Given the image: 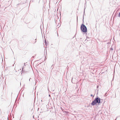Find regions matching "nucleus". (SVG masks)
I'll list each match as a JSON object with an SVG mask.
<instances>
[{
    "instance_id": "3",
    "label": "nucleus",
    "mask_w": 120,
    "mask_h": 120,
    "mask_svg": "<svg viewBox=\"0 0 120 120\" xmlns=\"http://www.w3.org/2000/svg\"><path fill=\"white\" fill-rule=\"evenodd\" d=\"M24 66H23V67L22 68V72L23 73H24V72L25 71H24L23 70L24 68L25 67V63H24Z\"/></svg>"
},
{
    "instance_id": "11",
    "label": "nucleus",
    "mask_w": 120,
    "mask_h": 120,
    "mask_svg": "<svg viewBox=\"0 0 120 120\" xmlns=\"http://www.w3.org/2000/svg\"><path fill=\"white\" fill-rule=\"evenodd\" d=\"M111 49H112V48H111Z\"/></svg>"
},
{
    "instance_id": "2",
    "label": "nucleus",
    "mask_w": 120,
    "mask_h": 120,
    "mask_svg": "<svg viewBox=\"0 0 120 120\" xmlns=\"http://www.w3.org/2000/svg\"><path fill=\"white\" fill-rule=\"evenodd\" d=\"M80 29L81 31L83 32L86 33L87 31V29L86 27L83 24L81 25Z\"/></svg>"
},
{
    "instance_id": "6",
    "label": "nucleus",
    "mask_w": 120,
    "mask_h": 120,
    "mask_svg": "<svg viewBox=\"0 0 120 120\" xmlns=\"http://www.w3.org/2000/svg\"><path fill=\"white\" fill-rule=\"evenodd\" d=\"M84 14L83 15V20H84Z\"/></svg>"
},
{
    "instance_id": "12",
    "label": "nucleus",
    "mask_w": 120,
    "mask_h": 120,
    "mask_svg": "<svg viewBox=\"0 0 120 120\" xmlns=\"http://www.w3.org/2000/svg\"><path fill=\"white\" fill-rule=\"evenodd\" d=\"M33 57H34V56H33Z\"/></svg>"
},
{
    "instance_id": "10",
    "label": "nucleus",
    "mask_w": 120,
    "mask_h": 120,
    "mask_svg": "<svg viewBox=\"0 0 120 120\" xmlns=\"http://www.w3.org/2000/svg\"><path fill=\"white\" fill-rule=\"evenodd\" d=\"M36 40V39H35V40Z\"/></svg>"
},
{
    "instance_id": "4",
    "label": "nucleus",
    "mask_w": 120,
    "mask_h": 120,
    "mask_svg": "<svg viewBox=\"0 0 120 120\" xmlns=\"http://www.w3.org/2000/svg\"><path fill=\"white\" fill-rule=\"evenodd\" d=\"M45 44H46V40H45Z\"/></svg>"
},
{
    "instance_id": "5",
    "label": "nucleus",
    "mask_w": 120,
    "mask_h": 120,
    "mask_svg": "<svg viewBox=\"0 0 120 120\" xmlns=\"http://www.w3.org/2000/svg\"><path fill=\"white\" fill-rule=\"evenodd\" d=\"M118 16L119 17H120V12L119 13V14H118Z\"/></svg>"
},
{
    "instance_id": "1",
    "label": "nucleus",
    "mask_w": 120,
    "mask_h": 120,
    "mask_svg": "<svg viewBox=\"0 0 120 120\" xmlns=\"http://www.w3.org/2000/svg\"><path fill=\"white\" fill-rule=\"evenodd\" d=\"M101 100L100 98L98 97H97L95 98L94 101H93L91 104L92 105H95L98 103L99 104V103L101 102Z\"/></svg>"
},
{
    "instance_id": "9",
    "label": "nucleus",
    "mask_w": 120,
    "mask_h": 120,
    "mask_svg": "<svg viewBox=\"0 0 120 120\" xmlns=\"http://www.w3.org/2000/svg\"><path fill=\"white\" fill-rule=\"evenodd\" d=\"M84 12H85V10H84Z\"/></svg>"
},
{
    "instance_id": "8",
    "label": "nucleus",
    "mask_w": 120,
    "mask_h": 120,
    "mask_svg": "<svg viewBox=\"0 0 120 120\" xmlns=\"http://www.w3.org/2000/svg\"><path fill=\"white\" fill-rule=\"evenodd\" d=\"M36 42V41H35L34 42V43H35Z\"/></svg>"
},
{
    "instance_id": "7",
    "label": "nucleus",
    "mask_w": 120,
    "mask_h": 120,
    "mask_svg": "<svg viewBox=\"0 0 120 120\" xmlns=\"http://www.w3.org/2000/svg\"><path fill=\"white\" fill-rule=\"evenodd\" d=\"M90 96H91V97H92V96H93V95L92 94H91L90 95Z\"/></svg>"
}]
</instances>
